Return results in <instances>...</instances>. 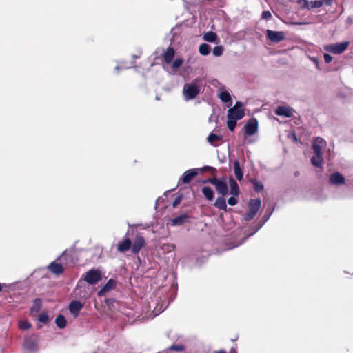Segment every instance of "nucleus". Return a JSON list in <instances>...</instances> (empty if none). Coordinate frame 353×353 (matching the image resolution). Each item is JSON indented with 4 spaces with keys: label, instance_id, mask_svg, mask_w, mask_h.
Masks as SVG:
<instances>
[{
    "label": "nucleus",
    "instance_id": "cd10ccee",
    "mask_svg": "<svg viewBox=\"0 0 353 353\" xmlns=\"http://www.w3.org/2000/svg\"><path fill=\"white\" fill-rule=\"evenodd\" d=\"M203 39L209 42H214L217 39V35L215 32H208L204 34Z\"/></svg>",
    "mask_w": 353,
    "mask_h": 353
},
{
    "label": "nucleus",
    "instance_id": "a211bd4d",
    "mask_svg": "<svg viewBox=\"0 0 353 353\" xmlns=\"http://www.w3.org/2000/svg\"><path fill=\"white\" fill-rule=\"evenodd\" d=\"M130 248L132 249V241L128 237L124 239L117 244V251L121 253L125 252Z\"/></svg>",
    "mask_w": 353,
    "mask_h": 353
},
{
    "label": "nucleus",
    "instance_id": "6e6552de",
    "mask_svg": "<svg viewBox=\"0 0 353 353\" xmlns=\"http://www.w3.org/2000/svg\"><path fill=\"white\" fill-rule=\"evenodd\" d=\"M146 245V241L145 238L140 235L137 234L133 242L132 241V253L134 254H137L141 251L142 248H143Z\"/></svg>",
    "mask_w": 353,
    "mask_h": 353
},
{
    "label": "nucleus",
    "instance_id": "f3484780",
    "mask_svg": "<svg viewBox=\"0 0 353 353\" xmlns=\"http://www.w3.org/2000/svg\"><path fill=\"white\" fill-rule=\"evenodd\" d=\"M275 114L279 116L290 118L293 116V111L292 109L290 107L279 106L275 110Z\"/></svg>",
    "mask_w": 353,
    "mask_h": 353
},
{
    "label": "nucleus",
    "instance_id": "c85d7f7f",
    "mask_svg": "<svg viewBox=\"0 0 353 353\" xmlns=\"http://www.w3.org/2000/svg\"><path fill=\"white\" fill-rule=\"evenodd\" d=\"M219 98L223 103L232 102L230 94L228 91L221 92L219 94Z\"/></svg>",
    "mask_w": 353,
    "mask_h": 353
},
{
    "label": "nucleus",
    "instance_id": "a19ab883",
    "mask_svg": "<svg viewBox=\"0 0 353 353\" xmlns=\"http://www.w3.org/2000/svg\"><path fill=\"white\" fill-rule=\"evenodd\" d=\"M323 3V2L321 0L316 1L314 2H310V6L313 8H319V7L321 6Z\"/></svg>",
    "mask_w": 353,
    "mask_h": 353
},
{
    "label": "nucleus",
    "instance_id": "473e14b6",
    "mask_svg": "<svg viewBox=\"0 0 353 353\" xmlns=\"http://www.w3.org/2000/svg\"><path fill=\"white\" fill-rule=\"evenodd\" d=\"M41 299H36L34 301V304H33V306L32 307V312H39V310L41 309Z\"/></svg>",
    "mask_w": 353,
    "mask_h": 353
},
{
    "label": "nucleus",
    "instance_id": "9d476101",
    "mask_svg": "<svg viewBox=\"0 0 353 353\" xmlns=\"http://www.w3.org/2000/svg\"><path fill=\"white\" fill-rule=\"evenodd\" d=\"M266 37L270 41L273 43H279L285 39V34L282 31L267 30Z\"/></svg>",
    "mask_w": 353,
    "mask_h": 353
},
{
    "label": "nucleus",
    "instance_id": "2eb2a0df",
    "mask_svg": "<svg viewBox=\"0 0 353 353\" xmlns=\"http://www.w3.org/2000/svg\"><path fill=\"white\" fill-rule=\"evenodd\" d=\"M48 270L53 274L59 276L64 271V266L62 263H57L55 261L51 262L48 265Z\"/></svg>",
    "mask_w": 353,
    "mask_h": 353
},
{
    "label": "nucleus",
    "instance_id": "393cba45",
    "mask_svg": "<svg viewBox=\"0 0 353 353\" xmlns=\"http://www.w3.org/2000/svg\"><path fill=\"white\" fill-rule=\"evenodd\" d=\"M55 323L58 327L63 329L66 327L67 321L63 315L59 314L55 319Z\"/></svg>",
    "mask_w": 353,
    "mask_h": 353
},
{
    "label": "nucleus",
    "instance_id": "2f4dec72",
    "mask_svg": "<svg viewBox=\"0 0 353 353\" xmlns=\"http://www.w3.org/2000/svg\"><path fill=\"white\" fill-rule=\"evenodd\" d=\"M237 120L228 117L227 126L230 131L233 132L236 125Z\"/></svg>",
    "mask_w": 353,
    "mask_h": 353
},
{
    "label": "nucleus",
    "instance_id": "4c0bfd02",
    "mask_svg": "<svg viewBox=\"0 0 353 353\" xmlns=\"http://www.w3.org/2000/svg\"><path fill=\"white\" fill-rule=\"evenodd\" d=\"M237 196H232L228 199V203L230 205H235L238 203Z\"/></svg>",
    "mask_w": 353,
    "mask_h": 353
},
{
    "label": "nucleus",
    "instance_id": "49530a36",
    "mask_svg": "<svg viewBox=\"0 0 353 353\" xmlns=\"http://www.w3.org/2000/svg\"><path fill=\"white\" fill-rule=\"evenodd\" d=\"M205 169L207 170H210V171L215 170V168H214L212 167H210V166H207V167L205 168Z\"/></svg>",
    "mask_w": 353,
    "mask_h": 353
},
{
    "label": "nucleus",
    "instance_id": "f704fd0d",
    "mask_svg": "<svg viewBox=\"0 0 353 353\" xmlns=\"http://www.w3.org/2000/svg\"><path fill=\"white\" fill-rule=\"evenodd\" d=\"M223 47L222 46H215L212 50V53L215 57H219L223 54Z\"/></svg>",
    "mask_w": 353,
    "mask_h": 353
},
{
    "label": "nucleus",
    "instance_id": "72a5a7b5",
    "mask_svg": "<svg viewBox=\"0 0 353 353\" xmlns=\"http://www.w3.org/2000/svg\"><path fill=\"white\" fill-rule=\"evenodd\" d=\"M38 320L41 323L47 324L50 321V318H49L48 314L46 312H43L41 314H39V316L38 317Z\"/></svg>",
    "mask_w": 353,
    "mask_h": 353
},
{
    "label": "nucleus",
    "instance_id": "7ed1b4c3",
    "mask_svg": "<svg viewBox=\"0 0 353 353\" xmlns=\"http://www.w3.org/2000/svg\"><path fill=\"white\" fill-rule=\"evenodd\" d=\"M261 203L259 199H250L248 203V210L243 216L244 220L248 221L253 219L261 207Z\"/></svg>",
    "mask_w": 353,
    "mask_h": 353
},
{
    "label": "nucleus",
    "instance_id": "ea45409f",
    "mask_svg": "<svg viewBox=\"0 0 353 353\" xmlns=\"http://www.w3.org/2000/svg\"><path fill=\"white\" fill-rule=\"evenodd\" d=\"M182 198H183L182 195H179V196H176L172 203V206L174 208H176L180 204V203L182 200Z\"/></svg>",
    "mask_w": 353,
    "mask_h": 353
},
{
    "label": "nucleus",
    "instance_id": "de8ad7c7",
    "mask_svg": "<svg viewBox=\"0 0 353 353\" xmlns=\"http://www.w3.org/2000/svg\"><path fill=\"white\" fill-rule=\"evenodd\" d=\"M312 61L314 62V63L316 65V66L318 68V61H317V59H315V58H313L312 59Z\"/></svg>",
    "mask_w": 353,
    "mask_h": 353
},
{
    "label": "nucleus",
    "instance_id": "f8f14e48",
    "mask_svg": "<svg viewBox=\"0 0 353 353\" xmlns=\"http://www.w3.org/2000/svg\"><path fill=\"white\" fill-rule=\"evenodd\" d=\"M198 174L196 169H190L185 171L179 180V185L188 184Z\"/></svg>",
    "mask_w": 353,
    "mask_h": 353
},
{
    "label": "nucleus",
    "instance_id": "aec40b11",
    "mask_svg": "<svg viewBox=\"0 0 353 353\" xmlns=\"http://www.w3.org/2000/svg\"><path fill=\"white\" fill-rule=\"evenodd\" d=\"M228 182H229V185H230V194H232V196H238L239 194H240V190H239V187L237 182L232 176H230L229 178Z\"/></svg>",
    "mask_w": 353,
    "mask_h": 353
},
{
    "label": "nucleus",
    "instance_id": "0eeeda50",
    "mask_svg": "<svg viewBox=\"0 0 353 353\" xmlns=\"http://www.w3.org/2000/svg\"><path fill=\"white\" fill-rule=\"evenodd\" d=\"M57 259L59 260L62 265L65 268L72 267L76 263L74 257V253L71 251L68 252L65 250Z\"/></svg>",
    "mask_w": 353,
    "mask_h": 353
},
{
    "label": "nucleus",
    "instance_id": "3c124183",
    "mask_svg": "<svg viewBox=\"0 0 353 353\" xmlns=\"http://www.w3.org/2000/svg\"><path fill=\"white\" fill-rule=\"evenodd\" d=\"M133 57H134V59H137V58H139V56H135V55H134V56H133Z\"/></svg>",
    "mask_w": 353,
    "mask_h": 353
},
{
    "label": "nucleus",
    "instance_id": "c03bdc74",
    "mask_svg": "<svg viewBox=\"0 0 353 353\" xmlns=\"http://www.w3.org/2000/svg\"><path fill=\"white\" fill-rule=\"evenodd\" d=\"M324 3L327 5H331L333 0H321Z\"/></svg>",
    "mask_w": 353,
    "mask_h": 353
},
{
    "label": "nucleus",
    "instance_id": "dca6fc26",
    "mask_svg": "<svg viewBox=\"0 0 353 353\" xmlns=\"http://www.w3.org/2000/svg\"><path fill=\"white\" fill-rule=\"evenodd\" d=\"M83 307V305L79 301L74 300L69 305V310L74 317L79 314L80 310Z\"/></svg>",
    "mask_w": 353,
    "mask_h": 353
},
{
    "label": "nucleus",
    "instance_id": "58836bf2",
    "mask_svg": "<svg viewBox=\"0 0 353 353\" xmlns=\"http://www.w3.org/2000/svg\"><path fill=\"white\" fill-rule=\"evenodd\" d=\"M261 18L265 20H270L272 18V14L270 11H263L261 14Z\"/></svg>",
    "mask_w": 353,
    "mask_h": 353
},
{
    "label": "nucleus",
    "instance_id": "6ab92c4d",
    "mask_svg": "<svg viewBox=\"0 0 353 353\" xmlns=\"http://www.w3.org/2000/svg\"><path fill=\"white\" fill-rule=\"evenodd\" d=\"M175 55L174 49L169 46L162 54L163 59L166 64H170Z\"/></svg>",
    "mask_w": 353,
    "mask_h": 353
},
{
    "label": "nucleus",
    "instance_id": "bb28decb",
    "mask_svg": "<svg viewBox=\"0 0 353 353\" xmlns=\"http://www.w3.org/2000/svg\"><path fill=\"white\" fill-rule=\"evenodd\" d=\"M221 140H222V136L217 135L214 133L210 134V135L208 137V141L213 145H216L215 141H221Z\"/></svg>",
    "mask_w": 353,
    "mask_h": 353
},
{
    "label": "nucleus",
    "instance_id": "20e7f679",
    "mask_svg": "<svg viewBox=\"0 0 353 353\" xmlns=\"http://www.w3.org/2000/svg\"><path fill=\"white\" fill-rule=\"evenodd\" d=\"M199 92V88L195 83H186L183 86V94L186 101L196 98Z\"/></svg>",
    "mask_w": 353,
    "mask_h": 353
},
{
    "label": "nucleus",
    "instance_id": "39448f33",
    "mask_svg": "<svg viewBox=\"0 0 353 353\" xmlns=\"http://www.w3.org/2000/svg\"><path fill=\"white\" fill-rule=\"evenodd\" d=\"M243 104L241 101H237L234 106L230 108L228 111V117L240 120L245 116L244 110L242 108Z\"/></svg>",
    "mask_w": 353,
    "mask_h": 353
},
{
    "label": "nucleus",
    "instance_id": "423d86ee",
    "mask_svg": "<svg viewBox=\"0 0 353 353\" xmlns=\"http://www.w3.org/2000/svg\"><path fill=\"white\" fill-rule=\"evenodd\" d=\"M350 43L348 41H343L334 44H330L325 46V51L330 53L339 54L344 52L348 47Z\"/></svg>",
    "mask_w": 353,
    "mask_h": 353
},
{
    "label": "nucleus",
    "instance_id": "c9c22d12",
    "mask_svg": "<svg viewBox=\"0 0 353 353\" xmlns=\"http://www.w3.org/2000/svg\"><path fill=\"white\" fill-rule=\"evenodd\" d=\"M183 59H181V58H177L176 59L172 64V68L174 69V70H176L178 69L179 67L181 66V65L183 64Z\"/></svg>",
    "mask_w": 353,
    "mask_h": 353
},
{
    "label": "nucleus",
    "instance_id": "4468645a",
    "mask_svg": "<svg viewBox=\"0 0 353 353\" xmlns=\"http://www.w3.org/2000/svg\"><path fill=\"white\" fill-rule=\"evenodd\" d=\"M117 286V281L114 279H110L108 281L106 284L98 292L97 295L99 297L105 296V294L114 289Z\"/></svg>",
    "mask_w": 353,
    "mask_h": 353
},
{
    "label": "nucleus",
    "instance_id": "f257e3e1",
    "mask_svg": "<svg viewBox=\"0 0 353 353\" xmlns=\"http://www.w3.org/2000/svg\"><path fill=\"white\" fill-rule=\"evenodd\" d=\"M326 141L321 138L316 137L312 143V152L313 156L310 158L311 163L316 168L323 169V154L326 149Z\"/></svg>",
    "mask_w": 353,
    "mask_h": 353
},
{
    "label": "nucleus",
    "instance_id": "79ce46f5",
    "mask_svg": "<svg viewBox=\"0 0 353 353\" xmlns=\"http://www.w3.org/2000/svg\"><path fill=\"white\" fill-rule=\"evenodd\" d=\"M299 3L302 8H306L309 6V1L307 0H299Z\"/></svg>",
    "mask_w": 353,
    "mask_h": 353
},
{
    "label": "nucleus",
    "instance_id": "8fccbe9b",
    "mask_svg": "<svg viewBox=\"0 0 353 353\" xmlns=\"http://www.w3.org/2000/svg\"><path fill=\"white\" fill-rule=\"evenodd\" d=\"M3 290V285L0 283V292Z\"/></svg>",
    "mask_w": 353,
    "mask_h": 353
},
{
    "label": "nucleus",
    "instance_id": "412c9836",
    "mask_svg": "<svg viewBox=\"0 0 353 353\" xmlns=\"http://www.w3.org/2000/svg\"><path fill=\"white\" fill-rule=\"evenodd\" d=\"M189 216L186 214H181L178 216L174 217L171 220L173 225H181L189 221Z\"/></svg>",
    "mask_w": 353,
    "mask_h": 353
},
{
    "label": "nucleus",
    "instance_id": "ddd939ff",
    "mask_svg": "<svg viewBox=\"0 0 353 353\" xmlns=\"http://www.w3.org/2000/svg\"><path fill=\"white\" fill-rule=\"evenodd\" d=\"M329 182L332 185L339 186L345 183V179L339 172H334L330 176Z\"/></svg>",
    "mask_w": 353,
    "mask_h": 353
},
{
    "label": "nucleus",
    "instance_id": "603ef678",
    "mask_svg": "<svg viewBox=\"0 0 353 353\" xmlns=\"http://www.w3.org/2000/svg\"><path fill=\"white\" fill-rule=\"evenodd\" d=\"M171 247L172 248V249H174L175 248V246L173 245H172Z\"/></svg>",
    "mask_w": 353,
    "mask_h": 353
},
{
    "label": "nucleus",
    "instance_id": "1a4fd4ad",
    "mask_svg": "<svg viewBox=\"0 0 353 353\" xmlns=\"http://www.w3.org/2000/svg\"><path fill=\"white\" fill-rule=\"evenodd\" d=\"M101 272L99 270H90L86 272L84 280L89 284H95L101 280Z\"/></svg>",
    "mask_w": 353,
    "mask_h": 353
},
{
    "label": "nucleus",
    "instance_id": "a18cd8bd",
    "mask_svg": "<svg viewBox=\"0 0 353 353\" xmlns=\"http://www.w3.org/2000/svg\"><path fill=\"white\" fill-rule=\"evenodd\" d=\"M214 353H227V352H226V351H225L223 350H219L214 351Z\"/></svg>",
    "mask_w": 353,
    "mask_h": 353
},
{
    "label": "nucleus",
    "instance_id": "a878e982",
    "mask_svg": "<svg viewBox=\"0 0 353 353\" xmlns=\"http://www.w3.org/2000/svg\"><path fill=\"white\" fill-rule=\"evenodd\" d=\"M211 48L210 45L207 43H202L199 47V52L203 56H207L210 54Z\"/></svg>",
    "mask_w": 353,
    "mask_h": 353
},
{
    "label": "nucleus",
    "instance_id": "f03ea898",
    "mask_svg": "<svg viewBox=\"0 0 353 353\" xmlns=\"http://www.w3.org/2000/svg\"><path fill=\"white\" fill-rule=\"evenodd\" d=\"M204 183H210L215 186L216 192L221 196H225L228 193V186L227 184V179L225 176L218 179L216 176L209 178L203 181Z\"/></svg>",
    "mask_w": 353,
    "mask_h": 353
},
{
    "label": "nucleus",
    "instance_id": "9b49d317",
    "mask_svg": "<svg viewBox=\"0 0 353 353\" xmlns=\"http://www.w3.org/2000/svg\"><path fill=\"white\" fill-rule=\"evenodd\" d=\"M244 129L246 135H254L258 130V121L256 119L252 118L249 119L244 125Z\"/></svg>",
    "mask_w": 353,
    "mask_h": 353
},
{
    "label": "nucleus",
    "instance_id": "c756f323",
    "mask_svg": "<svg viewBox=\"0 0 353 353\" xmlns=\"http://www.w3.org/2000/svg\"><path fill=\"white\" fill-rule=\"evenodd\" d=\"M32 325L28 320H21L19 321V327L21 330H28L31 327Z\"/></svg>",
    "mask_w": 353,
    "mask_h": 353
},
{
    "label": "nucleus",
    "instance_id": "09e8293b",
    "mask_svg": "<svg viewBox=\"0 0 353 353\" xmlns=\"http://www.w3.org/2000/svg\"><path fill=\"white\" fill-rule=\"evenodd\" d=\"M229 353H237L235 348H232Z\"/></svg>",
    "mask_w": 353,
    "mask_h": 353
},
{
    "label": "nucleus",
    "instance_id": "37998d69",
    "mask_svg": "<svg viewBox=\"0 0 353 353\" xmlns=\"http://www.w3.org/2000/svg\"><path fill=\"white\" fill-rule=\"evenodd\" d=\"M324 59H325V63H329L332 61V57L330 54H325Z\"/></svg>",
    "mask_w": 353,
    "mask_h": 353
},
{
    "label": "nucleus",
    "instance_id": "4be33fe9",
    "mask_svg": "<svg viewBox=\"0 0 353 353\" xmlns=\"http://www.w3.org/2000/svg\"><path fill=\"white\" fill-rule=\"evenodd\" d=\"M234 172L237 180L241 181L243 178V173L240 166L239 161L236 160L234 162Z\"/></svg>",
    "mask_w": 353,
    "mask_h": 353
},
{
    "label": "nucleus",
    "instance_id": "7c9ffc66",
    "mask_svg": "<svg viewBox=\"0 0 353 353\" xmlns=\"http://www.w3.org/2000/svg\"><path fill=\"white\" fill-rule=\"evenodd\" d=\"M251 183L253 184V188L255 192H260L263 190V185L256 180H251Z\"/></svg>",
    "mask_w": 353,
    "mask_h": 353
},
{
    "label": "nucleus",
    "instance_id": "b1692460",
    "mask_svg": "<svg viewBox=\"0 0 353 353\" xmlns=\"http://www.w3.org/2000/svg\"><path fill=\"white\" fill-rule=\"evenodd\" d=\"M202 193L208 201H212L214 199V192L212 188L208 186H205L202 188Z\"/></svg>",
    "mask_w": 353,
    "mask_h": 353
},
{
    "label": "nucleus",
    "instance_id": "e433bc0d",
    "mask_svg": "<svg viewBox=\"0 0 353 353\" xmlns=\"http://www.w3.org/2000/svg\"><path fill=\"white\" fill-rule=\"evenodd\" d=\"M170 350L176 352H181L184 350V346L183 345H172L170 346Z\"/></svg>",
    "mask_w": 353,
    "mask_h": 353
},
{
    "label": "nucleus",
    "instance_id": "5701e85b",
    "mask_svg": "<svg viewBox=\"0 0 353 353\" xmlns=\"http://www.w3.org/2000/svg\"><path fill=\"white\" fill-rule=\"evenodd\" d=\"M224 196H219L216 199V201L214 203V205L219 210L226 211L227 204H226L225 199Z\"/></svg>",
    "mask_w": 353,
    "mask_h": 353
}]
</instances>
